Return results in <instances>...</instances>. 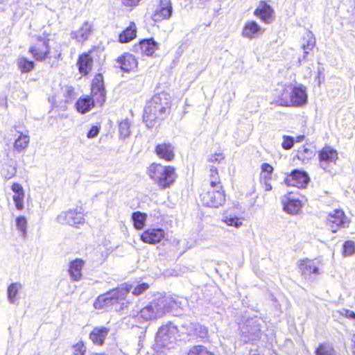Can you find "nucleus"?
<instances>
[{
	"label": "nucleus",
	"mask_w": 355,
	"mask_h": 355,
	"mask_svg": "<svg viewBox=\"0 0 355 355\" xmlns=\"http://www.w3.org/2000/svg\"><path fill=\"white\" fill-rule=\"evenodd\" d=\"M181 302L171 296L159 295L139 311H132L130 316L137 325L156 320L166 313L180 307Z\"/></svg>",
	"instance_id": "obj_1"
},
{
	"label": "nucleus",
	"mask_w": 355,
	"mask_h": 355,
	"mask_svg": "<svg viewBox=\"0 0 355 355\" xmlns=\"http://www.w3.org/2000/svg\"><path fill=\"white\" fill-rule=\"evenodd\" d=\"M170 106L171 96L168 94L161 92L154 95L144 108V119L147 125L153 126L155 119H162L169 110Z\"/></svg>",
	"instance_id": "obj_2"
},
{
	"label": "nucleus",
	"mask_w": 355,
	"mask_h": 355,
	"mask_svg": "<svg viewBox=\"0 0 355 355\" xmlns=\"http://www.w3.org/2000/svg\"><path fill=\"white\" fill-rule=\"evenodd\" d=\"M277 103L282 106L302 107L307 103L308 94L301 84L284 85L277 94Z\"/></svg>",
	"instance_id": "obj_3"
},
{
	"label": "nucleus",
	"mask_w": 355,
	"mask_h": 355,
	"mask_svg": "<svg viewBox=\"0 0 355 355\" xmlns=\"http://www.w3.org/2000/svg\"><path fill=\"white\" fill-rule=\"evenodd\" d=\"M92 98L85 97L80 98L76 104L77 110L80 113H86L89 111L94 105V101L96 103L102 105L105 101V89L103 84V76L98 74L95 76L92 85Z\"/></svg>",
	"instance_id": "obj_4"
},
{
	"label": "nucleus",
	"mask_w": 355,
	"mask_h": 355,
	"mask_svg": "<svg viewBox=\"0 0 355 355\" xmlns=\"http://www.w3.org/2000/svg\"><path fill=\"white\" fill-rule=\"evenodd\" d=\"M148 174L160 187H169L175 181V168L171 166H162L153 163L148 168Z\"/></svg>",
	"instance_id": "obj_5"
},
{
	"label": "nucleus",
	"mask_w": 355,
	"mask_h": 355,
	"mask_svg": "<svg viewBox=\"0 0 355 355\" xmlns=\"http://www.w3.org/2000/svg\"><path fill=\"white\" fill-rule=\"evenodd\" d=\"M131 288L128 285H123L99 295L94 303V308L96 309H107L116 303H119L125 298Z\"/></svg>",
	"instance_id": "obj_6"
},
{
	"label": "nucleus",
	"mask_w": 355,
	"mask_h": 355,
	"mask_svg": "<svg viewBox=\"0 0 355 355\" xmlns=\"http://www.w3.org/2000/svg\"><path fill=\"white\" fill-rule=\"evenodd\" d=\"M177 327L171 323L162 326L156 336V349L164 353L166 349L173 348L177 339Z\"/></svg>",
	"instance_id": "obj_7"
},
{
	"label": "nucleus",
	"mask_w": 355,
	"mask_h": 355,
	"mask_svg": "<svg viewBox=\"0 0 355 355\" xmlns=\"http://www.w3.org/2000/svg\"><path fill=\"white\" fill-rule=\"evenodd\" d=\"M241 338L244 343L258 340L261 336V325L259 319L248 318L239 324Z\"/></svg>",
	"instance_id": "obj_8"
},
{
	"label": "nucleus",
	"mask_w": 355,
	"mask_h": 355,
	"mask_svg": "<svg viewBox=\"0 0 355 355\" xmlns=\"http://www.w3.org/2000/svg\"><path fill=\"white\" fill-rule=\"evenodd\" d=\"M200 200L203 205L210 207H218L225 201V195L222 186H216L200 195Z\"/></svg>",
	"instance_id": "obj_9"
},
{
	"label": "nucleus",
	"mask_w": 355,
	"mask_h": 355,
	"mask_svg": "<svg viewBox=\"0 0 355 355\" xmlns=\"http://www.w3.org/2000/svg\"><path fill=\"white\" fill-rule=\"evenodd\" d=\"M49 39L47 36H38L35 42L30 46L29 53L37 61H44L50 56Z\"/></svg>",
	"instance_id": "obj_10"
},
{
	"label": "nucleus",
	"mask_w": 355,
	"mask_h": 355,
	"mask_svg": "<svg viewBox=\"0 0 355 355\" xmlns=\"http://www.w3.org/2000/svg\"><path fill=\"white\" fill-rule=\"evenodd\" d=\"M56 221L60 224H66L77 227L85 223V218L83 213L78 209H69L60 213L56 218Z\"/></svg>",
	"instance_id": "obj_11"
},
{
	"label": "nucleus",
	"mask_w": 355,
	"mask_h": 355,
	"mask_svg": "<svg viewBox=\"0 0 355 355\" xmlns=\"http://www.w3.org/2000/svg\"><path fill=\"white\" fill-rule=\"evenodd\" d=\"M349 223L344 211L341 209H335L329 212L327 217V225L333 232H336L339 228L347 227Z\"/></svg>",
	"instance_id": "obj_12"
},
{
	"label": "nucleus",
	"mask_w": 355,
	"mask_h": 355,
	"mask_svg": "<svg viewBox=\"0 0 355 355\" xmlns=\"http://www.w3.org/2000/svg\"><path fill=\"white\" fill-rule=\"evenodd\" d=\"M322 265V261L318 259H304L300 262L298 267L304 277H309L312 274L315 275L321 274L320 267Z\"/></svg>",
	"instance_id": "obj_13"
},
{
	"label": "nucleus",
	"mask_w": 355,
	"mask_h": 355,
	"mask_svg": "<svg viewBox=\"0 0 355 355\" xmlns=\"http://www.w3.org/2000/svg\"><path fill=\"white\" fill-rule=\"evenodd\" d=\"M309 180L307 173L300 170H294L290 175H287L284 182L288 186L304 188Z\"/></svg>",
	"instance_id": "obj_14"
},
{
	"label": "nucleus",
	"mask_w": 355,
	"mask_h": 355,
	"mask_svg": "<svg viewBox=\"0 0 355 355\" xmlns=\"http://www.w3.org/2000/svg\"><path fill=\"white\" fill-rule=\"evenodd\" d=\"M185 334L191 338H205L208 335V329L206 327L197 322H185L182 325Z\"/></svg>",
	"instance_id": "obj_15"
},
{
	"label": "nucleus",
	"mask_w": 355,
	"mask_h": 355,
	"mask_svg": "<svg viewBox=\"0 0 355 355\" xmlns=\"http://www.w3.org/2000/svg\"><path fill=\"white\" fill-rule=\"evenodd\" d=\"M282 204L284 210L291 214H297L302 207V202L293 192H290L284 196Z\"/></svg>",
	"instance_id": "obj_16"
},
{
	"label": "nucleus",
	"mask_w": 355,
	"mask_h": 355,
	"mask_svg": "<svg viewBox=\"0 0 355 355\" xmlns=\"http://www.w3.org/2000/svg\"><path fill=\"white\" fill-rule=\"evenodd\" d=\"M166 236L165 231L162 228H150L141 234L143 242L155 244L160 242Z\"/></svg>",
	"instance_id": "obj_17"
},
{
	"label": "nucleus",
	"mask_w": 355,
	"mask_h": 355,
	"mask_svg": "<svg viewBox=\"0 0 355 355\" xmlns=\"http://www.w3.org/2000/svg\"><path fill=\"white\" fill-rule=\"evenodd\" d=\"M319 159L320 167L327 170L329 164L336 163L338 159L337 151L329 146H326L319 152Z\"/></svg>",
	"instance_id": "obj_18"
},
{
	"label": "nucleus",
	"mask_w": 355,
	"mask_h": 355,
	"mask_svg": "<svg viewBox=\"0 0 355 355\" xmlns=\"http://www.w3.org/2000/svg\"><path fill=\"white\" fill-rule=\"evenodd\" d=\"M172 6L170 0H161L159 6L155 11L153 19L155 21L168 19L172 14Z\"/></svg>",
	"instance_id": "obj_19"
},
{
	"label": "nucleus",
	"mask_w": 355,
	"mask_h": 355,
	"mask_svg": "<svg viewBox=\"0 0 355 355\" xmlns=\"http://www.w3.org/2000/svg\"><path fill=\"white\" fill-rule=\"evenodd\" d=\"M93 32V24L89 21H85L77 31L71 33V38L78 42H85Z\"/></svg>",
	"instance_id": "obj_20"
},
{
	"label": "nucleus",
	"mask_w": 355,
	"mask_h": 355,
	"mask_svg": "<svg viewBox=\"0 0 355 355\" xmlns=\"http://www.w3.org/2000/svg\"><path fill=\"white\" fill-rule=\"evenodd\" d=\"M175 148L169 142L159 144L155 147V153L161 159L172 161L175 157Z\"/></svg>",
	"instance_id": "obj_21"
},
{
	"label": "nucleus",
	"mask_w": 355,
	"mask_h": 355,
	"mask_svg": "<svg viewBox=\"0 0 355 355\" xmlns=\"http://www.w3.org/2000/svg\"><path fill=\"white\" fill-rule=\"evenodd\" d=\"M120 68L126 72L133 71L137 68L138 62L135 56L130 53H125L117 59Z\"/></svg>",
	"instance_id": "obj_22"
},
{
	"label": "nucleus",
	"mask_w": 355,
	"mask_h": 355,
	"mask_svg": "<svg viewBox=\"0 0 355 355\" xmlns=\"http://www.w3.org/2000/svg\"><path fill=\"white\" fill-rule=\"evenodd\" d=\"M11 190L14 193L12 200L17 210H22L24 207L25 192L23 187L17 182L11 186Z\"/></svg>",
	"instance_id": "obj_23"
},
{
	"label": "nucleus",
	"mask_w": 355,
	"mask_h": 355,
	"mask_svg": "<svg viewBox=\"0 0 355 355\" xmlns=\"http://www.w3.org/2000/svg\"><path fill=\"white\" fill-rule=\"evenodd\" d=\"M263 30L261 26L257 22L252 21L247 22L245 24L242 31V36L249 40H252L259 37L263 33Z\"/></svg>",
	"instance_id": "obj_24"
},
{
	"label": "nucleus",
	"mask_w": 355,
	"mask_h": 355,
	"mask_svg": "<svg viewBox=\"0 0 355 355\" xmlns=\"http://www.w3.org/2000/svg\"><path fill=\"white\" fill-rule=\"evenodd\" d=\"M84 265V261L80 259H76L69 263L68 272L71 280L78 282L81 279Z\"/></svg>",
	"instance_id": "obj_25"
},
{
	"label": "nucleus",
	"mask_w": 355,
	"mask_h": 355,
	"mask_svg": "<svg viewBox=\"0 0 355 355\" xmlns=\"http://www.w3.org/2000/svg\"><path fill=\"white\" fill-rule=\"evenodd\" d=\"M254 15L266 24H270L273 20V10L269 5L263 2H261L255 10Z\"/></svg>",
	"instance_id": "obj_26"
},
{
	"label": "nucleus",
	"mask_w": 355,
	"mask_h": 355,
	"mask_svg": "<svg viewBox=\"0 0 355 355\" xmlns=\"http://www.w3.org/2000/svg\"><path fill=\"white\" fill-rule=\"evenodd\" d=\"M110 331V328L105 327H95L89 334V338L94 344L102 345Z\"/></svg>",
	"instance_id": "obj_27"
},
{
	"label": "nucleus",
	"mask_w": 355,
	"mask_h": 355,
	"mask_svg": "<svg viewBox=\"0 0 355 355\" xmlns=\"http://www.w3.org/2000/svg\"><path fill=\"white\" fill-rule=\"evenodd\" d=\"M22 284L19 282L10 284L7 288V299L10 304L17 305L19 301V293L22 290Z\"/></svg>",
	"instance_id": "obj_28"
},
{
	"label": "nucleus",
	"mask_w": 355,
	"mask_h": 355,
	"mask_svg": "<svg viewBox=\"0 0 355 355\" xmlns=\"http://www.w3.org/2000/svg\"><path fill=\"white\" fill-rule=\"evenodd\" d=\"M93 60L89 53L80 55L78 61L79 71L83 75L87 74L92 68Z\"/></svg>",
	"instance_id": "obj_29"
},
{
	"label": "nucleus",
	"mask_w": 355,
	"mask_h": 355,
	"mask_svg": "<svg viewBox=\"0 0 355 355\" xmlns=\"http://www.w3.org/2000/svg\"><path fill=\"white\" fill-rule=\"evenodd\" d=\"M138 46L141 52L146 55H152L157 49V44L153 39L141 41Z\"/></svg>",
	"instance_id": "obj_30"
},
{
	"label": "nucleus",
	"mask_w": 355,
	"mask_h": 355,
	"mask_svg": "<svg viewBox=\"0 0 355 355\" xmlns=\"http://www.w3.org/2000/svg\"><path fill=\"white\" fill-rule=\"evenodd\" d=\"M19 135L14 143V149L20 153L25 150L30 142V137L28 133H22L17 131Z\"/></svg>",
	"instance_id": "obj_31"
},
{
	"label": "nucleus",
	"mask_w": 355,
	"mask_h": 355,
	"mask_svg": "<svg viewBox=\"0 0 355 355\" xmlns=\"http://www.w3.org/2000/svg\"><path fill=\"white\" fill-rule=\"evenodd\" d=\"M304 42L302 44V49L304 50L303 60L306 58V55L309 51H311L315 45V38L311 32H307L304 38Z\"/></svg>",
	"instance_id": "obj_32"
},
{
	"label": "nucleus",
	"mask_w": 355,
	"mask_h": 355,
	"mask_svg": "<svg viewBox=\"0 0 355 355\" xmlns=\"http://www.w3.org/2000/svg\"><path fill=\"white\" fill-rule=\"evenodd\" d=\"M136 33L137 29L135 23L130 22L129 26L119 35V42L121 43L129 42L136 37Z\"/></svg>",
	"instance_id": "obj_33"
},
{
	"label": "nucleus",
	"mask_w": 355,
	"mask_h": 355,
	"mask_svg": "<svg viewBox=\"0 0 355 355\" xmlns=\"http://www.w3.org/2000/svg\"><path fill=\"white\" fill-rule=\"evenodd\" d=\"M16 63L18 69L23 73L31 71L35 67V62L24 56H19Z\"/></svg>",
	"instance_id": "obj_34"
},
{
	"label": "nucleus",
	"mask_w": 355,
	"mask_h": 355,
	"mask_svg": "<svg viewBox=\"0 0 355 355\" xmlns=\"http://www.w3.org/2000/svg\"><path fill=\"white\" fill-rule=\"evenodd\" d=\"M147 215L140 211L133 212L132 214V220L135 229L141 230L145 226Z\"/></svg>",
	"instance_id": "obj_35"
},
{
	"label": "nucleus",
	"mask_w": 355,
	"mask_h": 355,
	"mask_svg": "<svg viewBox=\"0 0 355 355\" xmlns=\"http://www.w3.org/2000/svg\"><path fill=\"white\" fill-rule=\"evenodd\" d=\"M17 173L16 164H6L1 171L3 177L7 180H10L13 178Z\"/></svg>",
	"instance_id": "obj_36"
},
{
	"label": "nucleus",
	"mask_w": 355,
	"mask_h": 355,
	"mask_svg": "<svg viewBox=\"0 0 355 355\" xmlns=\"http://www.w3.org/2000/svg\"><path fill=\"white\" fill-rule=\"evenodd\" d=\"M62 94L64 98L65 103L72 101L76 96L75 90L73 87L64 85L62 87Z\"/></svg>",
	"instance_id": "obj_37"
},
{
	"label": "nucleus",
	"mask_w": 355,
	"mask_h": 355,
	"mask_svg": "<svg viewBox=\"0 0 355 355\" xmlns=\"http://www.w3.org/2000/svg\"><path fill=\"white\" fill-rule=\"evenodd\" d=\"M273 171V167L270 164L268 163L262 164L261 180H271Z\"/></svg>",
	"instance_id": "obj_38"
},
{
	"label": "nucleus",
	"mask_w": 355,
	"mask_h": 355,
	"mask_svg": "<svg viewBox=\"0 0 355 355\" xmlns=\"http://www.w3.org/2000/svg\"><path fill=\"white\" fill-rule=\"evenodd\" d=\"M223 220L229 226H233L235 227H239L242 225L243 223L240 218L231 215L227 214L223 216Z\"/></svg>",
	"instance_id": "obj_39"
},
{
	"label": "nucleus",
	"mask_w": 355,
	"mask_h": 355,
	"mask_svg": "<svg viewBox=\"0 0 355 355\" xmlns=\"http://www.w3.org/2000/svg\"><path fill=\"white\" fill-rule=\"evenodd\" d=\"M187 355H214V354L209 352L205 346L195 345L189 349Z\"/></svg>",
	"instance_id": "obj_40"
},
{
	"label": "nucleus",
	"mask_w": 355,
	"mask_h": 355,
	"mask_svg": "<svg viewBox=\"0 0 355 355\" xmlns=\"http://www.w3.org/2000/svg\"><path fill=\"white\" fill-rule=\"evenodd\" d=\"M16 227L20 232L21 236L24 238L26 236L27 220L25 216H21L16 218Z\"/></svg>",
	"instance_id": "obj_41"
},
{
	"label": "nucleus",
	"mask_w": 355,
	"mask_h": 355,
	"mask_svg": "<svg viewBox=\"0 0 355 355\" xmlns=\"http://www.w3.org/2000/svg\"><path fill=\"white\" fill-rule=\"evenodd\" d=\"M315 355H335V351L333 347L327 344H321L315 349Z\"/></svg>",
	"instance_id": "obj_42"
},
{
	"label": "nucleus",
	"mask_w": 355,
	"mask_h": 355,
	"mask_svg": "<svg viewBox=\"0 0 355 355\" xmlns=\"http://www.w3.org/2000/svg\"><path fill=\"white\" fill-rule=\"evenodd\" d=\"M209 172L211 187L214 188L216 186H221L219 181L218 170L214 167H211Z\"/></svg>",
	"instance_id": "obj_43"
},
{
	"label": "nucleus",
	"mask_w": 355,
	"mask_h": 355,
	"mask_svg": "<svg viewBox=\"0 0 355 355\" xmlns=\"http://www.w3.org/2000/svg\"><path fill=\"white\" fill-rule=\"evenodd\" d=\"M130 124L128 120L121 121L119 124V133L121 137L123 138L128 137L130 135Z\"/></svg>",
	"instance_id": "obj_44"
},
{
	"label": "nucleus",
	"mask_w": 355,
	"mask_h": 355,
	"mask_svg": "<svg viewBox=\"0 0 355 355\" xmlns=\"http://www.w3.org/2000/svg\"><path fill=\"white\" fill-rule=\"evenodd\" d=\"M355 252V245L353 241H346L343 245V254L344 256H350Z\"/></svg>",
	"instance_id": "obj_45"
},
{
	"label": "nucleus",
	"mask_w": 355,
	"mask_h": 355,
	"mask_svg": "<svg viewBox=\"0 0 355 355\" xmlns=\"http://www.w3.org/2000/svg\"><path fill=\"white\" fill-rule=\"evenodd\" d=\"M294 142L295 139L293 137L284 135L283 137V142L282 144V146L286 150H289L293 147Z\"/></svg>",
	"instance_id": "obj_46"
},
{
	"label": "nucleus",
	"mask_w": 355,
	"mask_h": 355,
	"mask_svg": "<svg viewBox=\"0 0 355 355\" xmlns=\"http://www.w3.org/2000/svg\"><path fill=\"white\" fill-rule=\"evenodd\" d=\"M86 347L82 342L73 345V355H85Z\"/></svg>",
	"instance_id": "obj_47"
},
{
	"label": "nucleus",
	"mask_w": 355,
	"mask_h": 355,
	"mask_svg": "<svg viewBox=\"0 0 355 355\" xmlns=\"http://www.w3.org/2000/svg\"><path fill=\"white\" fill-rule=\"evenodd\" d=\"M149 288V286L148 284L146 283H141L139 285H137L132 291V293L135 295H139L142 294L145 291H146Z\"/></svg>",
	"instance_id": "obj_48"
},
{
	"label": "nucleus",
	"mask_w": 355,
	"mask_h": 355,
	"mask_svg": "<svg viewBox=\"0 0 355 355\" xmlns=\"http://www.w3.org/2000/svg\"><path fill=\"white\" fill-rule=\"evenodd\" d=\"M225 157L222 153H216L209 156L208 161L212 163H220Z\"/></svg>",
	"instance_id": "obj_49"
},
{
	"label": "nucleus",
	"mask_w": 355,
	"mask_h": 355,
	"mask_svg": "<svg viewBox=\"0 0 355 355\" xmlns=\"http://www.w3.org/2000/svg\"><path fill=\"white\" fill-rule=\"evenodd\" d=\"M100 131V128L98 126H92L87 134V137L89 139H93L96 137Z\"/></svg>",
	"instance_id": "obj_50"
},
{
	"label": "nucleus",
	"mask_w": 355,
	"mask_h": 355,
	"mask_svg": "<svg viewBox=\"0 0 355 355\" xmlns=\"http://www.w3.org/2000/svg\"><path fill=\"white\" fill-rule=\"evenodd\" d=\"M121 3L126 7L137 6L141 0H121Z\"/></svg>",
	"instance_id": "obj_51"
},
{
	"label": "nucleus",
	"mask_w": 355,
	"mask_h": 355,
	"mask_svg": "<svg viewBox=\"0 0 355 355\" xmlns=\"http://www.w3.org/2000/svg\"><path fill=\"white\" fill-rule=\"evenodd\" d=\"M346 318L352 319L355 321V313L353 311L345 309L343 313Z\"/></svg>",
	"instance_id": "obj_52"
},
{
	"label": "nucleus",
	"mask_w": 355,
	"mask_h": 355,
	"mask_svg": "<svg viewBox=\"0 0 355 355\" xmlns=\"http://www.w3.org/2000/svg\"><path fill=\"white\" fill-rule=\"evenodd\" d=\"M261 182H263L265 191H269L272 190V187L270 182V180H261Z\"/></svg>",
	"instance_id": "obj_53"
},
{
	"label": "nucleus",
	"mask_w": 355,
	"mask_h": 355,
	"mask_svg": "<svg viewBox=\"0 0 355 355\" xmlns=\"http://www.w3.org/2000/svg\"><path fill=\"white\" fill-rule=\"evenodd\" d=\"M304 138V135L298 136V137H297L296 140L295 141H296V142H301V141H303Z\"/></svg>",
	"instance_id": "obj_54"
},
{
	"label": "nucleus",
	"mask_w": 355,
	"mask_h": 355,
	"mask_svg": "<svg viewBox=\"0 0 355 355\" xmlns=\"http://www.w3.org/2000/svg\"><path fill=\"white\" fill-rule=\"evenodd\" d=\"M60 56V53H55V54L53 55V57H54V58H59Z\"/></svg>",
	"instance_id": "obj_55"
},
{
	"label": "nucleus",
	"mask_w": 355,
	"mask_h": 355,
	"mask_svg": "<svg viewBox=\"0 0 355 355\" xmlns=\"http://www.w3.org/2000/svg\"><path fill=\"white\" fill-rule=\"evenodd\" d=\"M353 342L354 343V347L353 348V353L355 355V337H354V339L353 340Z\"/></svg>",
	"instance_id": "obj_56"
}]
</instances>
